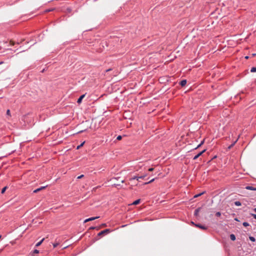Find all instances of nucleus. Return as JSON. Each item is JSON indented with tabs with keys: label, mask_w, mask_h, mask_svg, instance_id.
<instances>
[{
	"label": "nucleus",
	"mask_w": 256,
	"mask_h": 256,
	"mask_svg": "<svg viewBox=\"0 0 256 256\" xmlns=\"http://www.w3.org/2000/svg\"><path fill=\"white\" fill-rule=\"evenodd\" d=\"M192 224L196 226V227H198L202 230H206L208 228L207 226H203L200 224H194L193 222H192Z\"/></svg>",
	"instance_id": "f257e3e1"
},
{
	"label": "nucleus",
	"mask_w": 256,
	"mask_h": 256,
	"mask_svg": "<svg viewBox=\"0 0 256 256\" xmlns=\"http://www.w3.org/2000/svg\"><path fill=\"white\" fill-rule=\"evenodd\" d=\"M112 230H110V229H106L102 231H101L98 234V236H100L102 234H108Z\"/></svg>",
	"instance_id": "f03ea898"
},
{
	"label": "nucleus",
	"mask_w": 256,
	"mask_h": 256,
	"mask_svg": "<svg viewBox=\"0 0 256 256\" xmlns=\"http://www.w3.org/2000/svg\"><path fill=\"white\" fill-rule=\"evenodd\" d=\"M206 151V149L204 150L202 152H200L198 154L196 155L194 158V160H195L197 159L199 156H200L203 153H204Z\"/></svg>",
	"instance_id": "7ed1b4c3"
},
{
	"label": "nucleus",
	"mask_w": 256,
	"mask_h": 256,
	"mask_svg": "<svg viewBox=\"0 0 256 256\" xmlns=\"http://www.w3.org/2000/svg\"><path fill=\"white\" fill-rule=\"evenodd\" d=\"M99 218L98 216H96V217H92V218H87V219H86V220H84V223H86V222H88L89 221L94 220H96V218Z\"/></svg>",
	"instance_id": "20e7f679"
},
{
	"label": "nucleus",
	"mask_w": 256,
	"mask_h": 256,
	"mask_svg": "<svg viewBox=\"0 0 256 256\" xmlns=\"http://www.w3.org/2000/svg\"><path fill=\"white\" fill-rule=\"evenodd\" d=\"M85 96V94L82 95L78 100L77 102L80 104L82 102V98Z\"/></svg>",
	"instance_id": "39448f33"
},
{
	"label": "nucleus",
	"mask_w": 256,
	"mask_h": 256,
	"mask_svg": "<svg viewBox=\"0 0 256 256\" xmlns=\"http://www.w3.org/2000/svg\"><path fill=\"white\" fill-rule=\"evenodd\" d=\"M186 84V80H182L180 82V84L183 86H184Z\"/></svg>",
	"instance_id": "423d86ee"
},
{
	"label": "nucleus",
	"mask_w": 256,
	"mask_h": 256,
	"mask_svg": "<svg viewBox=\"0 0 256 256\" xmlns=\"http://www.w3.org/2000/svg\"><path fill=\"white\" fill-rule=\"evenodd\" d=\"M44 238H42L40 241L39 242H38L36 244V246L38 247V246H40L42 243L43 242V241L44 240Z\"/></svg>",
	"instance_id": "0eeeda50"
},
{
	"label": "nucleus",
	"mask_w": 256,
	"mask_h": 256,
	"mask_svg": "<svg viewBox=\"0 0 256 256\" xmlns=\"http://www.w3.org/2000/svg\"><path fill=\"white\" fill-rule=\"evenodd\" d=\"M140 200L138 199V200H137L134 201L133 202V203L132 204L136 205V204H138L140 203Z\"/></svg>",
	"instance_id": "6e6552de"
},
{
	"label": "nucleus",
	"mask_w": 256,
	"mask_h": 256,
	"mask_svg": "<svg viewBox=\"0 0 256 256\" xmlns=\"http://www.w3.org/2000/svg\"><path fill=\"white\" fill-rule=\"evenodd\" d=\"M230 239L233 241L236 240V236H235L234 234H231L230 235Z\"/></svg>",
	"instance_id": "1a4fd4ad"
},
{
	"label": "nucleus",
	"mask_w": 256,
	"mask_h": 256,
	"mask_svg": "<svg viewBox=\"0 0 256 256\" xmlns=\"http://www.w3.org/2000/svg\"><path fill=\"white\" fill-rule=\"evenodd\" d=\"M246 188L248 190H254V188L251 186H246Z\"/></svg>",
	"instance_id": "9d476101"
},
{
	"label": "nucleus",
	"mask_w": 256,
	"mask_h": 256,
	"mask_svg": "<svg viewBox=\"0 0 256 256\" xmlns=\"http://www.w3.org/2000/svg\"><path fill=\"white\" fill-rule=\"evenodd\" d=\"M234 204L236 206H240L242 204L240 201H236L234 202Z\"/></svg>",
	"instance_id": "9b49d317"
},
{
	"label": "nucleus",
	"mask_w": 256,
	"mask_h": 256,
	"mask_svg": "<svg viewBox=\"0 0 256 256\" xmlns=\"http://www.w3.org/2000/svg\"><path fill=\"white\" fill-rule=\"evenodd\" d=\"M155 178H152V179L151 180H150V181L148 182H146L144 184H150L152 182H153Z\"/></svg>",
	"instance_id": "f8f14e48"
},
{
	"label": "nucleus",
	"mask_w": 256,
	"mask_h": 256,
	"mask_svg": "<svg viewBox=\"0 0 256 256\" xmlns=\"http://www.w3.org/2000/svg\"><path fill=\"white\" fill-rule=\"evenodd\" d=\"M142 178V177H139V176H135L134 177H133L132 180H139V179Z\"/></svg>",
	"instance_id": "ddd939ff"
},
{
	"label": "nucleus",
	"mask_w": 256,
	"mask_h": 256,
	"mask_svg": "<svg viewBox=\"0 0 256 256\" xmlns=\"http://www.w3.org/2000/svg\"><path fill=\"white\" fill-rule=\"evenodd\" d=\"M237 140H236L234 143H232L231 145H230L228 147V150H230L234 145V144H236V142Z\"/></svg>",
	"instance_id": "4468645a"
},
{
	"label": "nucleus",
	"mask_w": 256,
	"mask_h": 256,
	"mask_svg": "<svg viewBox=\"0 0 256 256\" xmlns=\"http://www.w3.org/2000/svg\"><path fill=\"white\" fill-rule=\"evenodd\" d=\"M250 72H256V67H252L250 70Z\"/></svg>",
	"instance_id": "2eb2a0df"
},
{
	"label": "nucleus",
	"mask_w": 256,
	"mask_h": 256,
	"mask_svg": "<svg viewBox=\"0 0 256 256\" xmlns=\"http://www.w3.org/2000/svg\"><path fill=\"white\" fill-rule=\"evenodd\" d=\"M249 238H250V240L252 242H255V240H256V238H255L254 237L252 236H250V237H249Z\"/></svg>",
	"instance_id": "dca6fc26"
},
{
	"label": "nucleus",
	"mask_w": 256,
	"mask_h": 256,
	"mask_svg": "<svg viewBox=\"0 0 256 256\" xmlns=\"http://www.w3.org/2000/svg\"><path fill=\"white\" fill-rule=\"evenodd\" d=\"M58 244H59V243L57 242H55L52 244V246H53L54 248H56Z\"/></svg>",
	"instance_id": "f3484780"
},
{
	"label": "nucleus",
	"mask_w": 256,
	"mask_h": 256,
	"mask_svg": "<svg viewBox=\"0 0 256 256\" xmlns=\"http://www.w3.org/2000/svg\"><path fill=\"white\" fill-rule=\"evenodd\" d=\"M6 188H7L6 186H5L4 188H2V192H1L2 194H4V192L6 191Z\"/></svg>",
	"instance_id": "a211bd4d"
},
{
	"label": "nucleus",
	"mask_w": 256,
	"mask_h": 256,
	"mask_svg": "<svg viewBox=\"0 0 256 256\" xmlns=\"http://www.w3.org/2000/svg\"><path fill=\"white\" fill-rule=\"evenodd\" d=\"M242 224H243V226H249V224H248V222H243Z\"/></svg>",
	"instance_id": "6ab92c4d"
},
{
	"label": "nucleus",
	"mask_w": 256,
	"mask_h": 256,
	"mask_svg": "<svg viewBox=\"0 0 256 256\" xmlns=\"http://www.w3.org/2000/svg\"><path fill=\"white\" fill-rule=\"evenodd\" d=\"M199 210H200L199 208H198V209L196 210L194 212V214L196 216H197L198 214V213L199 212Z\"/></svg>",
	"instance_id": "aec40b11"
},
{
	"label": "nucleus",
	"mask_w": 256,
	"mask_h": 256,
	"mask_svg": "<svg viewBox=\"0 0 256 256\" xmlns=\"http://www.w3.org/2000/svg\"><path fill=\"white\" fill-rule=\"evenodd\" d=\"M40 188H36V189L35 190H34V193H36V192H40Z\"/></svg>",
	"instance_id": "412c9836"
},
{
	"label": "nucleus",
	"mask_w": 256,
	"mask_h": 256,
	"mask_svg": "<svg viewBox=\"0 0 256 256\" xmlns=\"http://www.w3.org/2000/svg\"><path fill=\"white\" fill-rule=\"evenodd\" d=\"M204 194V192H202L200 193V194H196V195H195V196H194V198H197V197H198V196H201V195H202V194Z\"/></svg>",
	"instance_id": "4be33fe9"
},
{
	"label": "nucleus",
	"mask_w": 256,
	"mask_h": 256,
	"mask_svg": "<svg viewBox=\"0 0 256 256\" xmlns=\"http://www.w3.org/2000/svg\"><path fill=\"white\" fill-rule=\"evenodd\" d=\"M216 216H221V213L220 212H218L216 214Z\"/></svg>",
	"instance_id": "5701e85b"
},
{
	"label": "nucleus",
	"mask_w": 256,
	"mask_h": 256,
	"mask_svg": "<svg viewBox=\"0 0 256 256\" xmlns=\"http://www.w3.org/2000/svg\"><path fill=\"white\" fill-rule=\"evenodd\" d=\"M6 114L8 115V116H10V110H6Z\"/></svg>",
	"instance_id": "b1692460"
},
{
	"label": "nucleus",
	"mask_w": 256,
	"mask_h": 256,
	"mask_svg": "<svg viewBox=\"0 0 256 256\" xmlns=\"http://www.w3.org/2000/svg\"><path fill=\"white\" fill-rule=\"evenodd\" d=\"M251 216L256 220V214H251Z\"/></svg>",
	"instance_id": "393cba45"
},
{
	"label": "nucleus",
	"mask_w": 256,
	"mask_h": 256,
	"mask_svg": "<svg viewBox=\"0 0 256 256\" xmlns=\"http://www.w3.org/2000/svg\"><path fill=\"white\" fill-rule=\"evenodd\" d=\"M39 252V250H34V254H38Z\"/></svg>",
	"instance_id": "a878e982"
},
{
	"label": "nucleus",
	"mask_w": 256,
	"mask_h": 256,
	"mask_svg": "<svg viewBox=\"0 0 256 256\" xmlns=\"http://www.w3.org/2000/svg\"><path fill=\"white\" fill-rule=\"evenodd\" d=\"M122 136H117L116 139H117L118 140H120L122 139Z\"/></svg>",
	"instance_id": "bb28decb"
},
{
	"label": "nucleus",
	"mask_w": 256,
	"mask_h": 256,
	"mask_svg": "<svg viewBox=\"0 0 256 256\" xmlns=\"http://www.w3.org/2000/svg\"><path fill=\"white\" fill-rule=\"evenodd\" d=\"M84 142H83L81 144H80V146H77V149H78L80 146H82L84 144Z\"/></svg>",
	"instance_id": "cd10ccee"
},
{
	"label": "nucleus",
	"mask_w": 256,
	"mask_h": 256,
	"mask_svg": "<svg viewBox=\"0 0 256 256\" xmlns=\"http://www.w3.org/2000/svg\"><path fill=\"white\" fill-rule=\"evenodd\" d=\"M84 176V174H82V175H80V176H78V179H80V178H83Z\"/></svg>",
	"instance_id": "c85d7f7f"
},
{
	"label": "nucleus",
	"mask_w": 256,
	"mask_h": 256,
	"mask_svg": "<svg viewBox=\"0 0 256 256\" xmlns=\"http://www.w3.org/2000/svg\"><path fill=\"white\" fill-rule=\"evenodd\" d=\"M46 187V186H41L40 188V190H44V189Z\"/></svg>",
	"instance_id": "c756f323"
},
{
	"label": "nucleus",
	"mask_w": 256,
	"mask_h": 256,
	"mask_svg": "<svg viewBox=\"0 0 256 256\" xmlns=\"http://www.w3.org/2000/svg\"><path fill=\"white\" fill-rule=\"evenodd\" d=\"M202 145L200 144L194 149H197L200 148Z\"/></svg>",
	"instance_id": "7c9ffc66"
},
{
	"label": "nucleus",
	"mask_w": 256,
	"mask_h": 256,
	"mask_svg": "<svg viewBox=\"0 0 256 256\" xmlns=\"http://www.w3.org/2000/svg\"><path fill=\"white\" fill-rule=\"evenodd\" d=\"M112 68H109V69H108L106 70V72H110V70H112Z\"/></svg>",
	"instance_id": "2f4dec72"
},
{
	"label": "nucleus",
	"mask_w": 256,
	"mask_h": 256,
	"mask_svg": "<svg viewBox=\"0 0 256 256\" xmlns=\"http://www.w3.org/2000/svg\"><path fill=\"white\" fill-rule=\"evenodd\" d=\"M154 170V168H150L148 169V171L152 172Z\"/></svg>",
	"instance_id": "473e14b6"
},
{
	"label": "nucleus",
	"mask_w": 256,
	"mask_h": 256,
	"mask_svg": "<svg viewBox=\"0 0 256 256\" xmlns=\"http://www.w3.org/2000/svg\"><path fill=\"white\" fill-rule=\"evenodd\" d=\"M146 176V174H144V176H140V177H142V178H144Z\"/></svg>",
	"instance_id": "72a5a7b5"
},
{
	"label": "nucleus",
	"mask_w": 256,
	"mask_h": 256,
	"mask_svg": "<svg viewBox=\"0 0 256 256\" xmlns=\"http://www.w3.org/2000/svg\"><path fill=\"white\" fill-rule=\"evenodd\" d=\"M204 140H202V141L200 143V144H201V145L203 144L204 143Z\"/></svg>",
	"instance_id": "f704fd0d"
},
{
	"label": "nucleus",
	"mask_w": 256,
	"mask_h": 256,
	"mask_svg": "<svg viewBox=\"0 0 256 256\" xmlns=\"http://www.w3.org/2000/svg\"><path fill=\"white\" fill-rule=\"evenodd\" d=\"M95 228H96L95 227L92 226V227H90V229H92H92H94Z\"/></svg>",
	"instance_id": "c9c22d12"
},
{
	"label": "nucleus",
	"mask_w": 256,
	"mask_h": 256,
	"mask_svg": "<svg viewBox=\"0 0 256 256\" xmlns=\"http://www.w3.org/2000/svg\"><path fill=\"white\" fill-rule=\"evenodd\" d=\"M102 226H106V224H102Z\"/></svg>",
	"instance_id": "e433bc0d"
},
{
	"label": "nucleus",
	"mask_w": 256,
	"mask_h": 256,
	"mask_svg": "<svg viewBox=\"0 0 256 256\" xmlns=\"http://www.w3.org/2000/svg\"><path fill=\"white\" fill-rule=\"evenodd\" d=\"M84 131V130H80V131L79 132H78V133H81V132H83Z\"/></svg>",
	"instance_id": "4c0bfd02"
},
{
	"label": "nucleus",
	"mask_w": 256,
	"mask_h": 256,
	"mask_svg": "<svg viewBox=\"0 0 256 256\" xmlns=\"http://www.w3.org/2000/svg\"><path fill=\"white\" fill-rule=\"evenodd\" d=\"M245 58H246V59H248V56H246L245 57Z\"/></svg>",
	"instance_id": "58836bf2"
},
{
	"label": "nucleus",
	"mask_w": 256,
	"mask_h": 256,
	"mask_svg": "<svg viewBox=\"0 0 256 256\" xmlns=\"http://www.w3.org/2000/svg\"><path fill=\"white\" fill-rule=\"evenodd\" d=\"M254 212H256V208H254Z\"/></svg>",
	"instance_id": "ea45409f"
},
{
	"label": "nucleus",
	"mask_w": 256,
	"mask_h": 256,
	"mask_svg": "<svg viewBox=\"0 0 256 256\" xmlns=\"http://www.w3.org/2000/svg\"><path fill=\"white\" fill-rule=\"evenodd\" d=\"M50 11H51V10H46V12H50Z\"/></svg>",
	"instance_id": "a19ab883"
},
{
	"label": "nucleus",
	"mask_w": 256,
	"mask_h": 256,
	"mask_svg": "<svg viewBox=\"0 0 256 256\" xmlns=\"http://www.w3.org/2000/svg\"><path fill=\"white\" fill-rule=\"evenodd\" d=\"M121 182L122 183V182H124V180H122L121 181Z\"/></svg>",
	"instance_id": "79ce46f5"
},
{
	"label": "nucleus",
	"mask_w": 256,
	"mask_h": 256,
	"mask_svg": "<svg viewBox=\"0 0 256 256\" xmlns=\"http://www.w3.org/2000/svg\"><path fill=\"white\" fill-rule=\"evenodd\" d=\"M252 55H253V56H256V54H252Z\"/></svg>",
	"instance_id": "37998d69"
},
{
	"label": "nucleus",
	"mask_w": 256,
	"mask_h": 256,
	"mask_svg": "<svg viewBox=\"0 0 256 256\" xmlns=\"http://www.w3.org/2000/svg\"><path fill=\"white\" fill-rule=\"evenodd\" d=\"M254 189H255V190H256V188H254Z\"/></svg>",
	"instance_id": "c03bdc74"
},
{
	"label": "nucleus",
	"mask_w": 256,
	"mask_h": 256,
	"mask_svg": "<svg viewBox=\"0 0 256 256\" xmlns=\"http://www.w3.org/2000/svg\"><path fill=\"white\" fill-rule=\"evenodd\" d=\"M2 62H0V64H2Z\"/></svg>",
	"instance_id": "a18cd8bd"
}]
</instances>
